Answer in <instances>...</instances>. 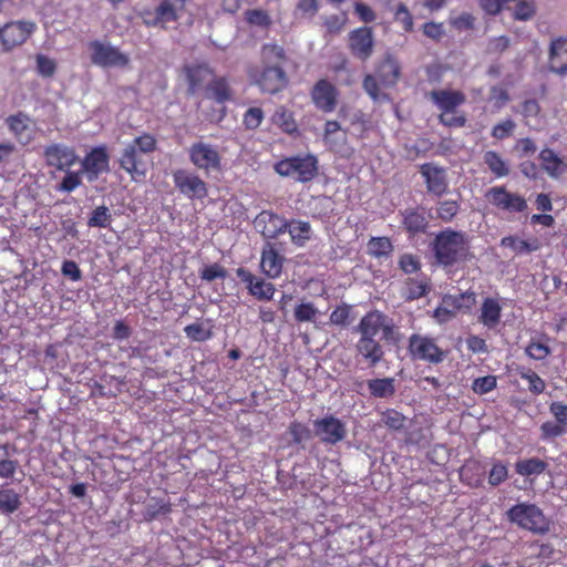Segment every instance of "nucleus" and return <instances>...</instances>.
Returning a JSON list of instances; mask_svg holds the SVG:
<instances>
[{
    "instance_id": "1",
    "label": "nucleus",
    "mask_w": 567,
    "mask_h": 567,
    "mask_svg": "<svg viewBox=\"0 0 567 567\" xmlns=\"http://www.w3.org/2000/svg\"><path fill=\"white\" fill-rule=\"evenodd\" d=\"M288 56L284 47L276 43H265L260 49V66L251 65L247 75L251 84L261 93L275 95L282 92L289 84V78L284 65Z\"/></svg>"
},
{
    "instance_id": "17",
    "label": "nucleus",
    "mask_w": 567,
    "mask_h": 567,
    "mask_svg": "<svg viewBox=\"0 0 567 567\" xmlns=\"http://www.w3.org/2000/svg\"><path fill=\"white\" fill-rule=\"evenodd\" d=\"M82 172L89 182H95L101 174L110 171V155L105 145L93 147L81 161Z\"/></svg>"
},
{
    "instance_id": "5",
    "label": "nucleus",
    "mask_w": 567,
    "mask_h": 567,
    "mask_svg": "<svg viewBox=\"0 0 567 567\" xmlns=\"http://www.w3.org/2000/svg\"><path fill=\"white\" fill-rule=\"evenodd\" d=\"M274 169L281 177L306 184L318 176L319 161L316 155L310 153L298 154L278 161Z\"/></svg>"
},
{
    "instance_id": "41",
    "label": "nucleus",
    "mask_w": 567,
    "mask_h": 567,
    "mask_svg": "<svg viewBox=\"0 0 567 567\" xmlns=\"http://www.w3.org/2000/svg\"><path fill=\"white\" fill-rule=\"evenodd\" d=\"M20 506L21 497L13 488H0V513L10 515L17 512Z\"/></svg>"
},
{
    "instance_id": "39",
    "label": "nucleus",
    "mask_w": 567,
    "mask_h": 567,
    "mask_svg": "<svg viewBox=\"0 0 567 567\" xmlns=\"http://www.w3.org/2000/svg\"><path fill=\"white\" fill-rule=\"evenodd\" d=\"M213 326L212 321L208 319L206 321H197L190 324H187L184 328V332L186 337L195 342H204L209 340L213 337Z\"/></svg>"
},
{
    "instance_id": "8",
    "label": "nucleus",
    "mask_w": 567,
    "mask_h": 567,
    "mask_svg": "<svg viewBox=\"0 0 567 567\" xmlns=\"http://www.w3.org/2000/svg\"><path fill=\"white\" fill-rule=\"evenodd\" d=\"M406 350L412 361L434 365L442 363L447 357V351L437 344L435 338L421 333H412L409 337Z\"/></svg>"
},
{
    "instance_id": "45",
    "label": "nucleus",
    "mask_w": 567,
    "mask_h": 567,
    "mask_svg": "<svg viewBox=\"0 0 567 567\" xmlns=\"http://www.w3.org/2000/svg\"><path fill=\"white\" fill-rule=\"evenodd\" d=\"M517 374L528 382V390L534 394H542L546 389L545 381L532 369L529 368H518Z\"/></svg>"
},
{
    "instance_id": "36",
    "label": "nucleus",
    "mask_w": 567,
    "mask_h": 567,
    "mask_svg": "<svg viewBox=\"0 0 567 567\" xmlns=\"http://www.w3.org/2000/svg\"><path fill=\"white\" fill-rule=\"evenodd\" d=\"M347 140V131H343L340 124L330 120L324 124L323 142L330 150H337L341 144H344Z\"/></svg>"
},
{
    "instance_id": "26",
    "label": "nucleus",
    "mask_w": 567,
    "mask_h": 567,
    "mask_svg": "<svg viewBox=\"0 0 567 567\" xmlns=\"http://www.w3.org/2000/svg\"><path fill=\"white\" fill-rule=\"evenodd\" d=\"M238 277L247 284V288L254 297L259 300H271L276 288L271 282H266L262 279L257 278L250 271L238 268L237 270Z\"/></svg>"
},
{
    "instance_id": "52",
    "label": "nucleus",
    "mask_w": 567,
    "mask_h": 567,
    "mask_svg": "<svg viewBox=\"0 0 567 567\" xmlns=\"http://www.w3.org/2000/svg\"><path fill=\"white\" fill-rule=\"evenodd\" d=\"M497 386V378L495 375H485L473 380L471 389L475 394L483 395L492 392Z\"/></svg>"
},
{
    "instance_id": "33",
    "label": "nucleus",
    "mask_w": 567,
    "mask_h": 567,
    "mask_svg": "<svg viewBox=\"0 0 567 567\" xmlns=\"http://www.w3.org/2000/svg\"><path fill=\"white\" fill-rule=\"evenodd\" d=\"M501 246L512 249L516 255L537 251L540 248L538 238L522 239L517 236H506L501 240Z\"/></svg>"
},
{
    "instance_id": "18",
    "label": "nucleus",
    "mask_w": 567,
    "mask_h": 567,
    "mask_svg": "<svg viewBox=\"0 0 567 567\" xmlns=\"http://www.w3.org/2000/svg\"><path fill=\"white\" fill-rule=\"evenodd\" d=\"M315 434L326 444H337L347 436L346 424L333 415H326L313 422Z\"/></svg>"
},
{
    "instance_id": "21",
    "label": "nucleus",
    "mask_w": 567,
    "mask_h": 567,
    "mask_svg": "<svg viewBox=\"0 0 567 567\" xmlns=\"http://www.w3.org/2000/svg\"><path fill=\"white\" fill-rule=\"evenodd\" d=\"M338 96V89L326 79L317 81L311 90L313 104L323 113H331L336 110Z\"/></svg>"
},
{
    "instance_id": "48",
    "label": "nucleus",
    "mask_w": 567,
    "mask_h": 567,
    "mask_svg": "<svg viewBox=\"0 0 567 567\" xmlns=\"http://www.w3.org/2000/svg\"><path fill=\"white\" fill-rule=\"evenodd\" d=\"M30 118L27 114L19 112L18 114L10 115L7 118V124L10 132L19 140L23 137V133L29 128Z\"/></svg>"
},
{
    "instance_id": "13",
    "label": "nucleus",
    "mask_w": 567,
    "mask_h": 567,
    "mask_svg": "<svg viewBox=\"0 0 567 567\" xmlns=\"http://www.w3.org/2000/svg\"><path fill=\"white\" fill-rule=\"evenodd\" d=\"M89 48L91 50V62L95 65L102 68H125L130 63L128 55L111 44L93 40L89 43Z\"/></svg>"
},
{
    "instance_id": "64",
    "label": "nucleus",
    "mask_w": 567,
    "mask_h": 567,
    "mask_svg": "<svg viewBox=\"0 0 567 567\" xmlns=\"http://www.w3.org/2000/svg\"><path fill=\"white\" fill-rule=\"evenodd\" d=\"M549 412L555 417V421L567 431V404L554 401L549 404Z\"/></svg>"
},
{
    "instance_id": "61",
    "label": "nucleus",
    "mask_w": 567,
    "mask_h": 567,
    "mask_svg": "<svg viewBox=\"0 0 567 567\" xmlns=\"http://www.w3.org/2000/svg\"><path fill=\"white\" fill-rule=\"evenodd\" d=\"M488 100L493 103L494 110L498 111L509 101V94L506 89L495 85L491 87Z\"/></svg>"
},
{
    "instance_id": "20",
    "label": "nucleus",
    "mask_w": 567,
    "mask_h": 567,
    "mask_svg": "<svg viewBox=\"0 0 567 567\" xmlns=\"http://www.w3.org/2000/svg\"><path fill=\"white\" fill-rule=\"evenodd\" d=\"M400 216L401 227L408 234L409 238L426 233L430 220L424 207L416 206L405 208L400 210Z\"/></svg>"
},
{
    "instance_id": "56",
    "label": "nucleus",
    "mask_w": 567,
    "mask_h": 567,
    "mask_svg": "<svg viewBox=\"0 0 567 567\" xmlns=\"http://www.w3.org/2000/svg\"><path fill=\"white\" fill-rule=\"evenodd\" d=\"M399 267L408 275L416 274L421 269V261L416 255L403 254L399 259Z\"/></svg>"
},
{
    "instance_id": "19",
    "label": "nucleus",
    "mask_w": 567,
    "mask_h": 567,
    "mask_svg": "<svg viewBox=\"0 0 567 567\" xmlns=\"http://www.w3.org/2000/svg\"><path fill=\"white\" fill-rule=\"evenodd\" d=\"M45 164L56 171H68L78 162L75 150L71 146L53 143L44 148Z\"/></svg>"
},
{
    "instance_id": "43",
    "label": "nucleus",
    "mask_w": 567,
    "mask_h": 567,
    "mask_svg": "<svg viewBox=\"0 0 567 567\" xmlns=\"http://www.w3.org/2000/svg\"><path fill=\"white\" fill-rule=\"evenodd\" d=\"M460 210L461 205L457 200H440L435 207V217L443 223H451Z\"/></svg>"
},
{
    "instance_id": "6",
    "label": "nucleus",
    "mask_w": 567,
    "mask_h": 567,
    "mask_svg": "<svg viewBox=\"0 0 567 567\" xmlns=\"http://www.w3.org/2000/svg\"><path fill=\"white\" fill-rule=\"evenodd\" d=\"M507 519L522 529L536 535H545L550 530V519L536 504L518 503L506 512Z\"/></svg>"
},
{
    "instance_id": "34",
    "label": "nucleus",
    "mask_w": 567,
    "mask_h": 567,
    "mask_svg": "<svg viewBox=\"0 0 567 567\" xmlns=\"http://www.w3.org/2000/svg\"><path fill=\"white\" fill-rule=\"evenodd\" d=\"M485 472L477 461H467L460 470L461 481L470 487H478L483 483Z\"/></svg>"
},
{
    "instance_id": "46",
    "label": "nucleus",
    "mask_w": 567,
    "mask_h": 567,
    "mask_svg": "<svg viewBox=\"0 0 567 567\" xmlns=\"http://www.w3.org/2000/svg\"><path fill=\"white\" fill-rule=\"evenodd\" d=\"M455 310L471 311L476 303V293L474 291H465L457 296H452L445 300Z\"/></svg>"
},
{
    "instance_id": "38",
    "label": "nucleus",
    "mask_w": 567,
    "mask_h": 567,
    "mask_svg": "<svg viewBox=\"0 0 567 567\" xmlns=\"http://www.w3.org/2000/svg\"><path fill=\"white\" fill-rule=\"evenodd\" d=\"M393 244L389 237H371L367 244V252L373 258H388L393 252Z\"/></svg>"
},
{
    "instance_id": "62",
    "label": "nucleus",
    "mask_w": 567,
    "mask_h": 567,
    "mask_svg": "<svg viewBox=\"0 0 567 567\" xmlns=\"http://www.w3.org/2000/svg\"><path fill=\"white\" fill-rule=\"evenodd\" d=\"M515 126V122L511 118L502 121L492 128V136L496 140H505L513 134Z\"/></svg>"
},
{
    "instance_id": "10",
    "label": "nucleus",
    "mask_w": 567,
    "mask_h": 567,
    "mask_svg": "<svg viewBox=\"0 0 567 567\" xmlns=\"http://www.w3.org/2000/svg\"><path fill=\"white\" fill-rule=\"evenodd\" d=\"M355 330L360 334L355 344L357 352L368 362L369 367L374 368L384 358L383 347L375 339V326L367 324L361 318Z\"/></svg>"
},
{
    "instance_id": "15",
    "label": "nucleus",
    "mask_w": 567,
    "mask_h": 567,
    "mask_svg": "<svg viewBox=\"0 0 567 567\" xmlns=\"http://www.w3.org/2000/svg\"><path fill=\"white\" fill-rule=\"evenodd\" d=\"M429 195L441 198L449 193L446 169L434 163H424L419 169Z\"/></svg>"
},
{
    "instance_id": "47",
    "label": "nucleus",
    "mask_w": 567,
    "mask_h": 567,
    "mask_svg": "<svg viewBox=\"0 0 567 567\" xmlns=\"http://www.w3.org/2000/svg\"><path fill=\"white\" fill-rule=\"evenodd\" d=\"M112 214L105 205L97 206L91 214L87 225L89 227L107 228L112 223Z\"/></svg>"
},
{
    "instance_id": "25",
    "label": "nucleus",
    "mask_w": 567,
    "mask_h": 567,
    "mask_svg": "<svg viewBox=\"0 0 567 567\" xmlns=\"http://www.w3.org/2000/svg\"><path fill=\"white\" fill-rule=\"evenodd\" d=\"M362 319L367 322V324L375 326V336L381 332L382 339L385 341H399V332L393 323V320L380 310H371L367 312Z\"/></svg>"
},
{
    "instance_id": "11",
    "label": "nucleus",
    "mask_w": 567,
    "mask_h": 567,
    "mask_svg": "<svg viewBox=\"0 0 567 567\" xmlns=\"http://www.w3.org/2000/svg\"><path fill=\"white\" fill-rule=\"evenodd\" d=\"M175 188L190 200H204L208 196V184L194 171L178 168L172 174Z\"/></svg>"
},
{
    "instance_id": "14",
    "label": "nucleus",
    "mask_w": 567,
    "mask_h": 567,
    "mask_svg": "<svg viewBox=\"0 0 567 567\" xmlns=\"http://www.w3.org/2000/svg\"><path fill=\"white\" fill-rule=\"evenodd\" d=\"M485 197L493 206L508 213H523L528 207L522 195L511 193L504 186L491 187Z\"/></svg>"
},
{
    "instance_id": "7",
    "label": "nucleus",
    "mask_w": 567,
    "mask_h": 567,
    "mask_svg": "<svg viewBox=\"0 0 567 567\" xmlns=\"http://www.w3.org/2000/svg\"><path fill=\"white\" fill-rule=\"evenodd\" d=\"M193 0H161L155 9H145L141 17L148 28L167 29L169 23L177 22L187 11Z\"/></svg>"
},
{
    "instance_id": "35",
    "label": "nucleus",
    "mask_w": 567,
    "mask_h": 567,
    "mask_svg": "<svg viewBox=\"0 0 567 567\" xmlns=\"http://www.w3.org/2000/svg\"><path fill=\"white\" fill-rule=\"evenodd\" d=\"M287 231L296 246L302 247L311 238L312 230L309 221L292 219L287 220Z\"/></svg>"
},
{
    "instance_id": "60",
    "label": "nucleus",
    "mask_w": 567,
    "mask_h": 567,
    "mask_svg": "<svg viewBox=\"0 0 567 567\" xmlns=\"http://www.w3.org/2000/svg\"><path fill=\"white\" fill-rule=\"evenodd\" d=\"M351 308L348 305L338 306L330 313V322L338 327H347L350 322Z\"/></svg>"
},
{
    "instance_id": "32",
    "label": "nucleus",
    "mask_w": 567,
    "mask_h": 567,
    "mask_svg": "<svg viewBox=\"0 0 567 567\" xmlns=\"http://www.w3.org/2000/svg\"><path fill=\"white\" fill-rule=\"evenodd\" d=\"M271 123L288 135L293 136L299 133L298 123L292 111L284 105H280L275 110L271 115Z\"/></svg>"
},
{
    "instance_id": "55",
    "label": "nucleus",
    "mask_w": 567,
    "mask_h": 567,
    "mask_svg": "<svg viewBox=\"0 0 567 567\" xmlns=\"http://www.w3.org/2000/svg\"><path fill=\"white\" fill-rule=\"evenodd\" d=\"M450 24L458 32L470 31L474 29L475 18L472 13L463 12L457 17L450 18Z\"/></svg>"
},
{
    "instance_id": "24",
    "label": "nucleus",
    "mask_w": 567,
    "mask_h": 567,
    "mask_svg": "<svg viewBox=\"0 0 567 567\" xmlns=\"http://www.w3.org/2000/svg\"><path fill=\"white\" fill-rule=\"evenodd\" d=\"M233 90L226 76H214L205 86V96L215 101L217 104L225 105L233 100ZM225 116V106H223L217 121H221Z\"/></svg>"
},
{
    "instance_id": "54",
    "label": "nucleus",
    "mask_w": 567,
    "mask_h": 567,
    "mask_svg": "<svg viewBox=\"0 0 567 567\" xmlns=\"http://www.w3.org/2000/svg\"><path fill=\"white\" fill-rule=\"evenodd\" d=\"M64 172H65V175L62 178L61 183L59 184L58 190L71 193L82 184L81 174L83 172L82 171L74 172V171H70V168Z\"/></svg>"
},
{
    "instance_id": "29",
    "label": "nucleus",
    "mask_w": 567,
    "mask_h": 567,
    "mask_svg": "<svg viewBox=\"0 0 567 567\" xmlns=\"http://www.w3.org/2000/svg\"><path fill=\"white\" fill-rule=\"evenodd\" d=\"M549 68L558 74L567 73V38H558L551 42Z\"/></svg>"
},
{
    "instance_id": "49",
    "label": "nucleus",
    "mask_w": 567,
    "mask_h": 567,
    "mask_svg": "<svg viewBox=\"0 0 567 567\" xmlns=\"http://www.w3.org/2000/svg\"><path fill=\"white\" fill-rule=\"evenodd\" d=\"M318 313L319 310L312 302H300L295 307L293 317L298 323L312 322Z\"/></svg>"
},
{
    "instance_id": "22",
    "label": "nucleus",
    "mask_w": 567,
    "mask_h": 567,
    "mask_svg": "<svg viewBox=\"0 0 567 567\" xmlns=\"http://www.w3.org/2000/svg\"><path fill=\"white\" fill-rule=\"evenodd\" d=\"M287 219L272 210H262L254 219V227L265 238L275 239L287 231Z\"/></svg>"
},
{
    "instance_id": "58",
    "label": "nucleus",
    "mask_w": 567,
    "mask_h": 567,
    "mask_svg": "<svg viewBox=\"0 0 567 567\" xmlns=\"http://www.w3.org/2000/svg\"><path fill=\"white\" fill-rule=\"evenodd\" d=\"M394 19L401 23L405 32H412L414 21L411 12L404 3H400L394 12Z\"/></svg>"
},
{
    "instance_id": "57",
    "label": "nucleus",
    "mask_w": 567,
    "mask_h": 567,
    "mask_svg": "<svg viewBox=\"0 0 567 567\" xmlns=\"http://www.w3.org/2000/svg\"><path fill=\"white\" fill-rule=\"evenodd\" d=\"M525 352L530 359L544 360L550 354V348L546 343L532 340Z\"/></svg>"
},
{
    "instance_id": "12",
    "label": "nucleus",
    "mask_w": 567,
    "mask_h": 567,
    "mask_svg": "<svg viewBox=\"0 0 567 567\" xmlns=\"http://www.w3.org/2000/svg\"><path fill=\"white\" fill-rule=\"evenodd\" d=\"M37 30L33 21H11L0 28V52L7 53L22 45Z\"/></svg>"
},
{
    "instance_id": "50",
    "label": "nucleus",
    "mask_w": 567,
    "mask_h": 567,
    "mask_svg": "<svg viewBox=\"0 0 567 567\" xmlns=\"http://www.w3.org/2000/svg\"><path fill=\"white\" fill-rule=\"evenodd\" d=\"M172 505L168 499L152 497L146 505V516L148 519H155L161 515L171 513Z\"/></svg>"
},
{
    "instance_id": "3",
    "label": "nucleus",
    "mask_w": 567,
    "mask_h": 567,
    "mask_svg": "<svg viewBox=\"0 0 567 567\" xmlns=\"http://www.w3.org/2000/svg\"><path fill=\"white\" fill-rule=\"evenodd\" d=\"M156 150V137L150 133H143L125 145L118 157V165L133 181L144 179L148 171L150 157Z\"/></svg>"
},
{
    "instance_id": "40",
    "label": "nucleus",
    "mask_w": 567,
    "mask_h": 567,
    "mask_svg": "<svg viewBox=\"0 0 567 567\" xmlns=\"http://www.w3.org/2000/svg\"><path fill=\"white\" fill-rule=\"evenodd\" d=\"M370 394L374 398H389L395 393L393 378L372 379L368 381Z\"/></svg>"
},
{
    "instance_id": "53",
    "label": "nucleus",
    "mask_w": 567,
    "mask_h": 567,
    "mask_svg": "<svg viewBox=\"0 0 567 567\" xmlns=\"http://www.w3.org/2000/svg\"><path fill=\"white\" fill-rule=\"evenodd\" d=\"M381 421L390 430L400 431L404 427L405 416L394 409H388L382 413Z\"/></svg>"
},
{
    "instance_id": "42",
    "label": "nucleus",
    "mask_w": 567,
    "mask_h": 567,
    "mask_svg": "<svg viewBox=\"0 0 567 567\" xmlns=\"http://www.w3.org/2000/svg\"><path fill=\"white\" fill-rule=\"evenodd\" d=\"M547 463L540 458L532 457L516 462L515 471L522 476L538 475L545 472Z\"/></svg>"
},
{
    "instance_id": "30",
    "label": "nucleus",
    "mask_w": 567,
    "mask_h": 567,
    "mask_svg": "<svg viewBox=\"0 0 567 567\" xmlns=\"http://www.w3.org/2000/svg\"><path fill=\"white\" fill-rule=\"evenodd\" d=\"M377 76L384 86H394L401 75V68L399 62L390 54H388L377 68Z\"/></svg>"
},
{
    "instance_id": "44",
    "label": "nucleus",
    "mask_w": 567,
    "mask_h": 567,
    "mask_svg": "<svg viewBox=\"0 0 567 567\" xmlns=\"http://www.w3.org/2000/svg\"><path fill=\"white\" fill-rule=\"evenodd\" d=\"M484 163L496 177H504L509 174L508 166L502 156L495 151H487L484 154Z\"/></svg>"
},
{
    "instance_id": "51",
    "label": "nucleus",
    "mask_w": 567,
    "mask_h": 567,
    "mask_svg": "<svg viewBox=\"0 0 567 567\" xmlns=\"http://www.w3.org/2000/svg\"><path fill=\"white\" fill-rule=\"evenodd\" d=\"M265 118V113L261 107L251 106L246 110L243 115V124L246 130H257Z\"/></svg>"
},
{
    "instance_id": "2",
    "label": "nucleus",
    "mask_w": 567,
    "mask_h": 567,
    "mask_svg": "<svg viewBox=\"0 0 567 567\" xmlns=\"http://www.w3.org/2000/svg\"><path fill=\"white\" fill-rule=\"evenodd\" d=\"M436 262L443 267H453L471 259V244L466 233L445 228L439 231L432 244Z\"/></svg>"
},
{
    "instance_id": "37",
    "label": "nucleus",
    "mask_w": 567,
    "mask_h": 567,
    "mask_svg": "<svg viewBox=\"0 0 567 567\" xmlns=\"http://www.w3.org/2000/svg\"><path fill=\"white\" fill-rule=\"evenodd\" d=\"M430 282L425 275L405 280V299L416 300L427 295Z\"/></svg>"
},
{
    "instance_id": "23",
    "label": "nucleus",
    "mask_w": 567,
    "mask_h": 567,
    "mask_svg": "<svg viewBox=\"0 0 567 567\" xmlns=\"http://www.w3.org/2000/svg\"><path fill=\"white\" fill-rule=\"evenodd\" d=\"M286 258L276 247V244L267 241L261 250L260 268L270 279L280 277Z\"/></svg>"
},
{
    "instance_id": "27",
    "label": "nucleus",
    "mask_w": 567,
    "mask_h": 567,
    "mask_svg": "<svg viewBox=\"0 0 567 567\" xmlns=\"http://www.w3.org/2000/svg\"><path fill=\"white\" fill-rule=\"evenodd\" d=\"M188 82V93L194 94L205 86L215 76V72L207 64L187 65L184 69Z\"/></svg>"
},
{
    "instance_id": "59",
    "label": "nucleus",
    "mask_w": 567,
    "mask_h": 567,
    "mask_svg": "<svg viewBox=\"0 0 567 567\" xmlns=\"http://www.w3.org/2000/svg\"><path fill=\"white\" fill-rule=\"evenodd\" d=\"M508 477L507 466L501 462H496L493 464L489 473H488V483L492 486H498L503 482H505Z\"/></svg>"
},
{
    "instance_id": "9",
    "label": "nucleus",
    "mask_w": 567,
    "mask_h": 567,
    "mask_svg": "<svg viewBox=\"0 0 567 567\" xmlns=\"http://www.w3.org/2000/svg\"><path fill=\"white\" fill-rule=\"evenodd\" d=\"M187 153L189 162L206 176L223 173V157L215 145L198 141L188 147Z\"/></svg>"
},
{
    "instance_id": "28",
    "label": "nucleus",
    "mask_w": 567,
    "mask_h": 567,
    "mask_svg": "<svg viewBox=\"0 0 567 567\" xmlns=\"http://www.w3.org/2000/svg\"><path fill=\"white\" fill-rule=\"evenodd\" d=\"M538 159L543 171L551 178H558L567 172V163L549 147L540 150Z\"/></svg>"
},
{
    "instance_id": "16",
    "label": "nucleus",
    "mask_w": 567,
    "mask_h": 567,
    "mask_svg": "<svg viewBox=\"0 0 567 567\" xmlns=\"http://www.w3.org/2000/svg\"><path fill=\"white\" fill-rule=\"evenodd\" d=\"M348 48L355 59L362 62L368 61L374 50L372 28L360 27L352 30L348 35Z\"/></svg>"
},
{
    "instance_id": "63",
    "label": "nucleus",
    "mask_w": 567,
    "mask_h": 567,
    "mask_svg": "<svg viewBox=\"0 0 567 567\" xmlns=\"http://www.w3.org/2000/svg\"><path fill=\"white\" fill-rule=\"evenodd\" d=\"M226 276H227L226 269L217 262L206 266L200 271V278L205 281H213L215 279H225Z\"/></svg>"
},
{
    "instance_id": "4",
    "label": "nucleus",
    "mask_w": 567,
    "mask_h": 567,
    "mask_svg": "<svg viewBox=\"0 0 567 567\" xmlns=\"http://www.w3.org/2000/svg\"><path fill=\"white\" fill-rule=\"evenodd\" d=\"M431 101L441 111L439 122L446 127H464L467 118L457 107L466 101V95L458 90H433L429 93Z\"/></svg>"
},
{
    "instance_id": "31",
    "label": "nucleus",
    "mask_w": 567,
    "mask_h": 567,
    "mask_svg": "<svg viewBox=\"0 0 567 567\" xmlns=\"http://www.w3.org/2000/svg\"><path fill=\"white\" fill-rule=\"evenodd\" d=\"M501 318L502 306L499 301L492 297L485 298L481 306L478 321L488 329H494L501 322Z\"/></svg>"
}]
</instances>
